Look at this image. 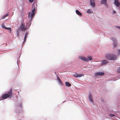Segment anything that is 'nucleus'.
<instances>
[{
  "mask_svg": "<svg viewBox=\"0 0 120 120\" xmlns=\"http://www.w3.org/2000/svg\"><path fill=\"white\" fill-rule=\"evenodd\" d=\"M58 80L59 82H60V81H61V80H60V79L59 78H58Z\"/></svg>",
  "mask_w": 120,
  "mask_h": 120,
  "instance_id": "27",
  "label": "nucleus"
},
{
  "mask_svg": "<svg viewBox=\"0 0 120 120\" xmlns=\"http://www.w3.org/2000/svg\"><path fill=\"white\" fill-rule=\"evenodd\" d=\"M89 98L90 101L92 102H93V101L92 100V95L90 93L89 95Z\"/></svg>",
  "mask_w": 120,
  "mask_h": 120,
  "instance_id": "10",
  "label": "nucleus"
},
{
  "mask_svg": "<svg viewBox=\"0 0 120 120\" xmlns=\"http://www.w3.org/2000/svg\"><path fill=\"white\" fill-rule=\"evenodd\" d=\"M90 4L91 6L93 8L95 7V4L94 0H90Z\"/></svg>",
  "mask_w": 120,
  "mask_h": 120,
  "instance_id": "9",
  "label": "nucleus"
},
{
  "mask_svg": "<svg viewBox=\"0 0 120 120\" xmlns=\"http://www.w3.org/2000/svg\"><path fill=\"white\" fill-rule=\"evenodd\" d=\"M86 12L90 14L93 13V11H92L90 9H88L86 11Z\"/></svg>",
  "mask_w": 120,
  "mask_h": 120,
  "instance_id": "15",
  "label": "nucleus"
},
{
  "mask_svg": "<svg viewBox=\"0 0 120 120\" xmlns=\"http://www.w3.org/2000/svg\"><path fill=\"white\" fill-rule=\"evenodd\" d=\"M110 116L111 117L114 116H115L114 115L112 114H110Z\"/></svg>",
  "mask_w": 120,
  "mask_h": 120,
  "instance_id": "24",
  "label": "nucleus"
},
{
  "mask_svg": "<svg viewBox=\"0 0 120 120\" xmlns=\"http://www.w3.org/2000/svg\"><path fill=\"white\" fill-rule=\"evenodd\" d=\"M76 13L78 15L80 16H81L82 15V14L81 12L78 10H76L75 11Z\"/></svg>",
  "mask_w": 120,
  "mask_h": 120,
  "instance_id": "13",
  "label": "nucleus"
},
{
  "mask_svg": "<svg viewBox=\"0 0 120 120\" xmlns=\"http://www.w3.org/2000/svg\"><path fill=\"white\" fill-rule=\"evenodd\" d=\"M27 37L25 36L24 42L26 41V38Z\"/></svg>",
  "mask_w": 120,
  "mask_h": 120,
  "instance_id": "25",
  "label": "nucleus"
},
{
  "mask_svg": "<svg viewBox=\"0 0 120 120\" xmlns=\"http://www.w3.org/2000/svg\"><path fill=\"white\" fill-rule=\"evenodd\" d=\"M30 2L31 3H32L33 2V0H29Z\"/></svg>",
  "mask_w": 120,
  "mask_h": 120,
  "instance_id": "28",
  "label": "nucleus"
},
{
  "mask_svg": "<svg viewBox=\"0 0 120 120\" xmlns=\"http://www.w3.org/2000/svg\"><path fill=\"white\" fill-rule=\"evenodd\" d=\"M12 89L11 88L7 93L3 94L1 97V100H4L8 98H11L12 96Z\"/></svg>",
  "mask_w": 120,
  "mask_h": 120,
  "instance_id": "1",
  "label": "nucleus"
},
{
  "mask_svg": "<svg viewBox=\"0 0 120 120\" xmlns=\"http://www.w3.org/2000/svg\"><path fill=\"white\" fill-rule=\"evenodd\" d=\"M19 29H18L17 31V35L18 37L19 35Z\"/></svg>",
  "mask_w": 120,
  "mask_h": 120,
  "instance_id": "22",
  "label": "nucleus"
},
{
  "mask_svg": "<svg viewBox=\"0 0 120 120\" xmlns=\"http://www.w3.org/2000/svg\"><path fill=\"white\" fill-rule=\"evenodd\" d=\"M112 39L113 41H115V42L113 43V47H115L116 46V39H115L114 38H112Z\"/></svg>",
  "mask_w": 120,
  "mask_h": 120,
  "instance_id": "11",
  "label": "nucleus"
},
{
  "mask_svg": "<svg viewBox=\"0 0 120 120\" xmlns=\"http://www.w3.org/2000/svg\"><path fill=\"white\" fill-rule=\"evenodd\" d=\"M73 75L76 78L84 76V75L82 74H77L76 73H75Z\"/></svg>",
  "mask_w": 120,
  "mask_h": 120,
  "instance_id": "5",
  "label": "nucleus"
},
{
  "mask_svg": "<svg viewBox=\"0 0 120 120\" xmlns=\"http://www.w3.org/2000/svg\"><path fill=\"white\" fill-rule=\"evenodd\" d=\"M20 29L21 30L23 31L26 30V28L25 26V23L24 22H22L20 27Z\"/></svg>",
  "mask_w": 120,
  "mask_h": 120,
  "instance_id": "4",
  "label": "nucleus"
},
{
  "mask_svg": "<svg viewBox=\"0 0 120 120\" xmlns=\"http://www.w3.org/2000/svg\"><path fill=\"white\" fill-rule=\"evenodd\" d=\"M113 12L114 13H116V11H114Z\"/></svg>",
  "mask_w": 120,
  "mask_h": 120,
  "instance_id": "30",
  "label": "nucleus"
},
{
  "mask_svg": "<svg viewBox=\"0 0 120 120\" xmlns=\"http://www.w3.org/2000/svg\"><path fill=\"white\" fill-rule=\"evenodd\" d=\"M102 61V62L101 64V66L105 65L109 63L107 60H103Z\"/></svg>",
  "mask_w": 120,
  "mask_h": 120,
  "instance_id": "8",
  "label": "nucleus"
},
{
  "mask_svg": "<svg viewBox=\"0 0 120 120\" xmlns=\"http://www.w3.org/2000/svg\"><path fill=\"white\" fill-rule=\"evenodd\" d=\"M104 72H99L96 73L95 75L96 76H103L104 75Z\"/></svg>",
  "mask_w": 120,
  "mask_h": 120,
  "instance_id": "6",
  "label": "nucleus"
},
{
  "mask_svg": "<svg viewBox=\"0 0 120 120\" xmlns=\"http://www.w3.org/2000/svg\"><path fill=\"white\" fill-rule=\"evenodd\" d=\"M119 68L120 69V67Z\"/></svg>",
  "mask_w": 120,
  "mask_h": 120,
  "instance_id": "31",
  "label": "nucleus"
},
{
  "mask_svg": "<svg viewBox=\"0 0 120 120\" xmlns=\"http://www.w3.org/2000/svg\"><path fill=\"white\" fill-rule=\"evenodd\" d=\"M28 32H27L26 31V32L25 36H26V37H27L28 35Z\"/></svg>",
  "mask_w": 120,
  "mask_h": 120,
  "instance_id": "21",
  "label": "nucleus"
},
{
  "mask_svg": "<svg viewBox=\"0 0 120 120\" xmlns=\"http://www.w3.org/2000/svg\"><path fill=\"white\" fill-rule=\"evenodd\" d=\"M35 8H34L32 11V13L31 14V12H29L28 15V16L29 18H31V19L32 18L33 16L35 14Z\"/></svg>",
  "mask_w": 120,
  "mask_h": 120,
  "instance_id": "3",
  "label": "nucleus"
},
{
  "mask_svg": "<svg viewBox=\"0 0 120 120\" xmlns=\"http://www.w3.org/2000/svg\"><path fill=\"white\" fill-rule=\"evenodd\" d=\"M101 3L105 4V5H106V0H102Z\"/></svg>",
  "mask_w": 120,
  "mask_h": 120,
  "instance_id": "16",
  "label": "nucleus"
},
{
  "mask_svg": "<svg viewBox=\"0 0 120 120\" xmlns=\"http://www.w3.org/2000/svg\"><path fill=\"white\" fill-rule=\"evenodd\" d=\"M65 84L68 87L70 86L71 85L70 83L69 82H65Z\"/></svg>",
  "mask_w": 120,
  "mask_h": 120,
  "instance_id": "14",
  "label": "nucleus"
},
{
  "mask_svg": "<svg viewBox=\"0 0 120 120\" xmlns=\"http://www.w3.org/2000/svg\"><path fill=\"white\" fill-rule=\"evenodd\" d=\"M88 60L90 61L92 59V57L90 56H88Z\"/></svg>",
  "mask_w": 120,
  "mask_h": 120,
  "instance_id": "20",
  "label": "nucleus"
},
{
  "mask_svg": "<svg viewBox=\"0 0 120 120\" xmlns=\"http://www.w3.org/2000/svg\"><path fill=\"white\" fill-rule=\"evenodd\" d=\"M8 15V14H6V15H4V16H3L2 19H4V18H5V17H7Z\"/></svg>",
  "mask_w": 120,
  "mask_h": 120,
  "instance_id": "19",
  "label": "nucleus"
},
{
  "mask_svg": "<svg viewBox=\"0 0 120 120\" xmlns=\"http://www.w3.org/2000/svg\"><path fill=\"white\" fill-rule=\"evenodd\" d=\"M79 58L81 60H83L86 62H87L89 60L87 58L83 56H80L79 57Z\"/></svg>",
  "mask_w": 120,
  "mask_h": 120,
  "instance_id": "7",
  "label": "nucleus"
},
{
  "mask_svg": "<svg viewBox=\"0 0 120 120\" xmlns=\"http://www.w3.org/2000/svg\"><path fill=\"white\" fill-rule=\"evenodd\" d=\"M1 26L4 29H5L6 28V27L5 26L4 24V23L2 24Z\"/></svg>",
  "mask_w": 120,
  "mask_h": 120,
  "instance_id": "18",
  "label": "nucleus"
},
{
  "mask_svg": "<svg viewBox=\"0 0 120 120\" xmlns=\"http://www.w3.org/2000/svg\"><path fill=\"white\" fill-rule=\"evenodd\" d=\"M114 3L117 7H118L119 6L120 3L118 2V0H115Z\"/></svg>",
  "mask_w": 120,
  "mask_h": 120,
  "instance_id": "12",
  "label": "nucleus"
},
{
  "mask_svg": "<svg viewBox=\"0 0 120 120\" xmlns=\"http://www.w3.org/2000/svg\"><path fill=\"white\" fill-rule=\"evenodd\" d=\"M59 82L60 83V84H61V85H63L62 82L61 81Z\"/></svg>",
  "mask_w": 120,
  "mask_h": 120,
  "instance_id": "23",
  "label": "nucleus"
},
{
  "mask_svg": "<svg viewBox=\"0 0 120 120\" xmlns=\"http://www.w3.org/2000/svg\"><path fill=\"white\" fill-rule=\"evenodd\" d=\"M106 58L109 60H114L116 59L117 56L116 55H112L111 54H107L105 55Z\"/></svg>",
  "mask_w": 120,
  "mask_h": 120,
  "instance_id": "2",
  "label": "nucleus"
},
{
  "mask_svg": "<svg viewBox=\"0 0 120 120\" xmlns=\"http://www.w3.org/2000/svg\"><path fill=\"white\" fill-rule=\"evenodd\" d=\"M118 54H120V50H119L117 52Z\"/></svg>",
  "mask_w": 120,
  "mask_h": 120,
  "instance_id": "26",
  "label": "nucleus"
},
{
  "mask_svg": "<svg viewBox=\"0 0 120 120\" xmlns=\"http://www.w3.org/2000/svg\"><path fill=\"white\" fill-rule=\"evenodd\" d=\"M5 29L9 30V31L10 32L11 31V29L10 27L7 28L6 27Z\"/></svg>",
  "mask_w": 120,
  "mask_h": 120,
  "instance_id": "17",
  "label": "nucleus"
},
{
  "mask_svg": "<svg viewBox=\"0 0 120 120\" xmlns=\"http://www.w3.org/2000/svg\"><path fill=\"white\" fill-rule=\"evenodd\" d=\"M117 27L118 28H119V29H120V26H117Z\"/></svg>",
  "mask_w": 120,
  "mask_h": 120,
  "instance_id": "29",
  "label": "nucleus"
},
{
  "mask_svg": "<svg viewBox=\"0 0 120 120\" xmlns=\"http://www.w3.org/2000/svg\"><path fill=\"white\" fill-rule=\"evenodd\" d=\"M55 73L56 74V72H55Z\"/></svg>",
  "mask_w": 120,
  "mask_h": 120,
  "instance_id": "32",
  "label": "nucleus"
}]
</instances>
